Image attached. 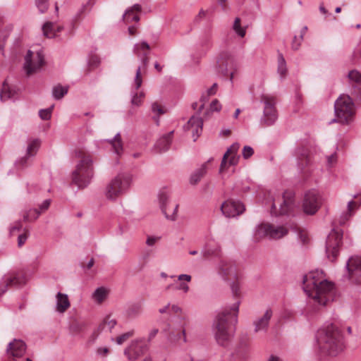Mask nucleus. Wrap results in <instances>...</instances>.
I'll use <instances>...</instances> for the list:
<instances>
[{
    "mask_svg": "<svg viewBox=\"0 0 361 361\" xmlns=\"http://www.w3.org/2000/svg\"><path fill=\"white\" fill-rule=\"evenodd\" d=\"M303 290L313 305L325 306L335 298L334 284L324 279L322 271H313L304 276Z\"/></svg>",
    "mask_w": 361,
    "mask_h": 361,
    "instance_id": "nucleus-1",
    "label": "nucleus"
},
{
    "mask_svg": "<svg viewBox=\"0 0 361 361\" xmlns=\"http://www.w3.org/2000/svg\"><path fill=\"white\" fill-rule=\"evenodd\" d=\"M239 305V300L235 302L219 312L214 320L212 331L216 343L221 346H228L232 341L238 322Z\"/></svg>",
    "mask_w": 361,
    "mask_h": 361,
    "instance_id": "nucleus-2",
    "label": "nucleus"
},
{
    "mask_svg": "<svg viewBox=\"0 0 361 361\" xmlns=\"http://www.w3.org/2000/svg\"><path fill=\"white\" fill-rule=\"evenodd\" d=\"M317 342L320 352L329 356H336L345 348L343 333L334 324H324L317 331Z\"/></svg>",
    "mask_w": 361,
    "mask_h": 361,
    "instance_id": "nucleus-3",
    "label": "nucleus"
},
{
    "mask_svg": "<svg viewBox=\"0 0 361 361\" xmlns=\"http://www.w3.org/2000/svg\"><path fill=\"white\" fill-rule=\"evenodd\" d=\"M75 157L79 159L72 173V181L79 188L87 187L94 176L93 158L82 149H76Z\"/></svg>",
    "mask_w": 361,
    "mask_h": 361,
    "instance_id": "nucleus-4",
    "label": "nucleus"
},
{
    "mask_svg": "<svg viewBox=\"0 0 361 361\" xmlns=\"http://www.w3.org/2000/svg\"><path fill=\"white\" fill-rule=\"evenodd\" d=\"M334 110L336 118L333 119L330 123L338 122L342 124H348L353 120L355 113V104L352 98L345 94L340 95L336 100Z\"/></svg>",
    "mask_w": 361,
    "mask_h": 361,
    "instance_id": "nucleus-5",
    "label": "nucleus"
},
{
    "mask_svg": "<svg viewBox=\"0 0 361 361\" xmlns=\"http://www.w3.org/2000/svg\"><path fill=\"white\" fill-rule=\"evenodd\" d=\"M130 184V177L127 173H118L106 185L105 195L107 199L114 200L122 195Z\"/></svg>",
    "mask_w": 361,
    "mask_h": 361,
    "instance_id": "nucleus-6",
    "label": "nucleus"
},
{
    "mask_svg": "<svg viewBox=\"0 0 361 361\" xmlns=\"http://www.w3.org/2000/svg\"><path fill=\"white\" fill-rule=\"evenodd\" d=\"M261 102L264 104V111L260 123L264 126H270L278 118L276 98L268 94H262L261 96Z\"/></svg>",
    "mask_w": 361,
    "mask_h": 361,
    "instance_id": "nucleus-7",
    "label": "nucleus"
},
{
    "mask_svg": "<svg viewBox=\"0 0 361 361\" xmlns=\"http://www.w3.org/2000/svg\"><path fill=\"white\" fill-rule=\"evenodd\" d=\"M288 229L284 226H275L270 224H262L259 225L255 233V238L259 240L262 238L267 237L270 239H279L286 235Z\"/></svg>",
    "mask_w": 361,
    "mask_h": 361,
    "instance_id": "nucleus-8",
    "label": "nucleus"
},
{
    "mask_svg": "<svg viewBox=\"0 0 361 361\" xmlns=\"http://www.w3.org/2000/svg\"><path fill=\"white\" fill-rule=\"evenodd\" d=\"M343 231L336 228H333L327 236L326 242V253L327 257L334 262L338 255L339 248L342 243Z\"/></svg>",
    "mask_w": 361,
    "mask_h": 361,
    "instance_id": "nucleus-9",
    "label": "nucleus"
},
{
    "mask_svg": "<svg viewBox=\"0 0 361 361\" xmlns=\"http://www.w3.org/2000/svg\"><path fill=\"white\" fill-rule=\"evenodd\" d=\"M25 350V343L21 340L14 339L8 345L6 361H32L29 357H24Z\"/></svg>",
    "mask_w": 361,
    "mask_h": 361,
    "instance_id": "nucleus-10",
    "label": "nucleus"
},
{
    "mask_svg": "<svg viewBox=\"0 0 361 361\" xmlns=\"http://www.w3.org/2000/svg\"><path fill=\"white\" fill-rule=\"evenodd\" d=\"M160 208L165 217L171 221H175L177 218L178 204L171 202L169 197L165 192L159 195Z\"/></svg>",
    "mask_w": 361,
    "mask_h": 361,
    "instance_id": "nucleus-11",
    "label": "nucleus"
},
{
    "mask_svg": "<svg viewBox=\"0 0 361 361\" xmlns=\"http://www.w3.org/2000/svg\"><path fill=\"white\" fill-rule=\"evenodd\" d=\"M26 278L23 271H18L6 276L0 283V295L4 294L9 288H18L24 285Z\"/></svg>",
    "mask_w": 361,
    "mask_h": 361,
    "instance_id": "nucleus-12",
    "label": "nucleus"
},
{
    "mask_svg": "<svg viewBox=\"0 0 361 361\" xmlns=\"http://www.w3.org/2000/svg\"><path fill=\"white\" fill-rule=\"evenodd\" d=\"M321 204V197L317 191L312 190L305 193L302 207L306 214L310 215L315 214L320 207Z\"/></svg>",
    "mask_w": 361,
    "mask_h": 361,
    "instance_id": "nucleus-13",
    "label": "nucleus"
},
{
    "mask_svg": "<svg viewBox=\"0 0 361 361\" xmlns=\"http://www.w3.org/2000/svg\"><path fill=\"white\" fill-rule=\"evenodd\" d=\"M148 349V345L145 339H137L133 341L130 345L124 350L125 355L130 361L136 360L140 356L142 355Z\"/></svg>",
    "mask_w": 361,
    "mask_h": 361,
    "instance_id": "nucleus-14",
    "label": "nucleus"
},
{
    "mask_svg": "<svg viewBox=\"0 0 361 361\" xmlns=\"http://www.w3.org/2000/svg\"><path fill=\"white\" fill-rule=\"evenodd\" d=\"M44 63V58L42 51H38L33 59V53L29 50L25 57L24 68L27 74L30 75L39 69Z\"/></svg>",
    "mask_w": 361,
    "mask_h": 361,
    "instance_id": "nucleus-15",
    "label": "nucleus"
},
{
    "mask_svg": "<svg viewBox=\"0 0 361 361\" xmlns=\"http://www.w3.org/2000/svg\"><path fill=\"white\" fill-rule=\"evenodd\" d=\"M221 210L225 216L231 218L242 214L245 207L240 201L228 200L221 204Z\"/></svg>",
    "mask_w": 361,
    "mask_h": 361,
    "instance_id": "nucleus-16",
    "label": "nucleus"
},
{
    "mask_svg": "<svg viewBox=\"0 0 361 361\" xmlns=\"http://www.w3.org/2000/svg\"><path fill=\"white\" fill-rule=\"evenodd\" d=\"M348 278L355 283H361V257H350L346 264Z\"/></svg>",
    "mask_w": 361,
    "mask_h": 361,
    "instance_id": "nucleus-17",
    "label": "nucleus"
},
{
    "mask_svg": "<svg viewBox=\"0 0 361 361\" xmlns=\"http://www.w3.org/2000/svg\"><path fill=\"white\" fill-rule=\"evenodd\" d=\"M293 194L292 192H285L283 195V202L280 204V207L279 209H277L275 202L272 204L271 209V214L276 216L288 214L293 208Z\"/></svg>",
    "mask_w": 361,
    "mask_h": 361,
    "instance_id": "nucleus-18",
    "label": "nucleus"
},
{
    "mask_svg": "<svg viewBox=\"0 0 361 361\" xmlns=\"http://www.w3.org/2000/svg\"><path fill=\"white\" fill-rule=\"evenodd\" d=\"M295 157L298 169L303 172L307 166L312 162L309 149L305 147H300L295 150Z\"/></svg>",
    "mask_w": 361,
    "mask_h": 361,
    "instance_id": "nucleus-19",
    "label": "nucleus"
},
{
    "mask_svg": "<svg viewBox=\"0 0 361 361\" xmlns=\"http://www.w3.org/2000/svg\"><path fill=\"white\" fill-rule=\"evenodd\" d=\"M202 125L203 121L200 117L192 116L184 126V129L186 131H191L195 141L202 131Z\"/></svg>",
    "mask_w": 361,
    "mask_h": 361,
    "instance_id": "nucleus-20",
    "label": "nucleus"
},
{
    "mask_svg": "<svg viewBox=\"0 0 361 361\" xmlns=\"http://www.w3.org/2000/svg\"><path fill=\"white\" fill-rule=\"evenodd\" d=\"M217 63V70L222 75H228V67L233 64V59L227 52H223L220 54Z\"/></svg>",
    "mask_w": 361,
    "mask_h": 361,
    "instance_id": "nucleus-21",
    "label": "nucleus"
},
{
    "mask_svg": "<svg viewBox=\"0 0 361 361\" xmlns=\"http://www.w3.org/2000/svg\"><path fill=\"white\" fill-rule=\"evenodd\" d=\"M272 317V311L268 309L264 312V315L254 322L255 331L258 332L260 331L266 330L268 327L270 319Z\"/></svg>",
    "mask_w": 361,
    "mask_h": 361,
    "instance_id": "nucleus-22",
    "label": "nucleus"
},
{
    "mask_svg": "<svg viewBox=\"0 0 361 361\" xmlns=\"http://www.w3.org/2000/svg\"><path fill=\"white\" fill-rule=\"evenodd\" d=\"M173 135V130L163 135L157 140V142L155 144V147L159 152H166L169 149V147L172 141Z\"/></svg>",
    "mask_w": 361,
    "mask_h": 361,
    "instance_id": "nucleus-23",
    "label": "nucleus"
},
{
    "mask_svg": "<svg viewBox=\"0 0 361 361\" xmlns=\"http://www.w3.org/2000/svg\"><path fill=\"white\" fill-rule=\"evenodd\" d=\"M219 274L224 278V279L226 280L228 278L233 276H235V271L234 267L226 262V261H221L219 264Z\"/></svg>",
    "mask_w": 361,
    "mask_h": 361,
    "instance_id": "nucleus-24",
    "label": "nucleus"
},
{
    "mask_svg": "<svg viewBox=\"0 0 361 361\" xmlns=\"http://www.w3.org/2000/svg\"><path fill=\"white\" fill-rule=\"evenodd\" d=\"M348 78L350 82L356 83L354 86V92L357 96L361 95V73L357 70H352L348 74Z\"/></svg>",
    "mask_w": 361,
    "mask_h": 361,
    "instance_id": "nucleus-25",
    "label": "nucleus"
},
{
    "mask_svg": "<svg viewBox=\"0 0 361 361\" xmlns=\"http://www.w3.org/2000/svg\"><path fill=\"white\" fill-rule=\"evenodd\" d=\"M70 307V302L66 294L59 292L56 295V310L63 313Z\"/></svg>",
    "mask_w": 361,
    "mask_h": 361,
    "instance_id": "nucleus-26",
    "label": "nucleus"
},
{
    "mask_svg": "<svg viewBox=\"0 0 361 361\" xmlns=\"http://www.w3.org/2000/svg\"><path fill=\"white\" fill-rule=\"evenodd\" d=\"M239 148H240V144L238 142L233 143L232 145L230 146L229 148H228L227 151L224 154L223 158H222V161H221L220 169H219L220 173H222L224 171V170L225 169V168L226 166V164H227V159H228L229 155H238L237 153H238V151L239 150Z\"/></svg>",
    "mask_w": 361,
    "mask_h": 361,
    "instance_id": "nucleus-27",
    "label": "nucleus"
},
{
    "mask_svg": "<svg viewBox=\"0 0 361 361\" xmlns=\"http://www.w3.org/2000/svg\"><path fill=\"white\" fill-rule=\"evenodd\" d=\"M62 27L56 26L51 22H47L42 27V31L44 35L49 38H52L56 36V32H60L62 30Z\"/></svg>",
    "mask_w": 361,
    "mask_h": 361,
    "instance_id": "nucleus-28",
    "label": "nucleus"
},
{
    "mask_svg": "<svg viewBox=\"0 0 361 361\" xmlns=\"http://www.w3.org/2000/svg\"><path fill=\"white\" fill-rule=\"evenodd\" d=\"M207 162L203 164L200 168L197 169L190 176V182L192 185H196L201 178L206 174L207 170Z\"/></svg>",
    "mask_w": 361,
    "mask_h": 361,
    "instance_id": "nucleus-29",
    "label": "nucleus"
},
{
    "mask_svg": "<svg viewBox=\"0 0 361 361\" xmlns=\"http://www.w3.org/2000/svg\"><path fill=\"white\" fill-rule=\"evenodd\" d=\"M142 311V305L140 302L130 305L126 310V315L128 318H135L140 315Z\"/></svg>",
    "mask_w": 361,
    "mask_h": 361,
    "instance_id": "nucleus-30",
    "label": "nucleus"
},
{
    "mask_svg": "<svg viewBox=\"0 0 361 361\" xmlns=\"http://www.w3.org/2000/svg\"><path fill=\"white\" fill-rule=\"evenodd\" d=\"M13 92L11 90L6 80L4 81L2 88L0 92V99L1 102H6L12 98Z\"/></svg>",
    "mask_w": 361,
    "mask_h": 361,
    "instance_id": "nucleus-31",
    "label": "nucleus"
},
{
    "mask_svg": "<svg viewBox=\"0 0 361 361\" xmlns=\"http://www.w3.org/2000/svg\"><path fill=\"white\" fill-rule=\"evenodd\" d=\"M109 142L112 145L114 152L118 155L121 154L123 152V143L120 133H117Z\"/></svg>",
    "mask_w": 361,
    "mask_h": 361,
    "instance_id": "nucleus-32",
    "label": "nucleus"
},
{
    "mask_svg": "<svg viewBox=\"0 0 361 361\" xmlns=\"http://www.w3.org/2000/svg\"><path fill=\"white\" fill-rule=\"evenodd\" d=\"M108 295V290L104 287L97 288L92 293V298L98 303L102 302Z\"/></svg>",
    "mask_w": 361,
    "mask_h": 361,
    "instance_id": "nucleus-33",
    "label": "nucleus"
},
{
    "mask_svg": "<svg viewBox=\"0 0 361 361\" xmlns=\"http://www.w3.org/2000/svg\"><path fill=\"white\" fill-rule=\"evenodd\" d=\"M150 49V47L149 44L145 41L137 43L134 45L133 47V52L135 54H136L137 56H142V54L144 52H148Z\"/></svg>",
    "mask_w": 361,
    "mask_h": 361,
    "instance_id": "nucleus-34",
    "label": "nucleus"
},
{
    "mask_svg": "<svg viewBox=\"0 0 361 361\" xmlns=\"http://www.w3.org/2000/svg\"><path fill=\"white\" fill-rule=\"evenodd\" d=\"M68 92V87H63L61 85L54 86L52 90V95L56 99H61Z\"/></svg>",
    "mask_w": 361,
    "mask_h": 361,
    "instance_id": "nucleus-35",
    "label": "nucleus"
},
{
    "mask_svg": "<svg viewBox=\"0 0 361 361\" xmlns=\"http://www.w3.org/2000/svg\"><path fill=\"white\" fill-rule=\"evenodd\" d=\"M278 73L282 78L285 77L287 73L286 63L281 53L278 54Z\"/></svg>",
    "mask_w": 361,
    "mask_h": 361,
    "instance_id": "nucleus-36",
    "label": "nucleus"
},
{
    "mask_svg": "<svg viewBox=\"0 0 361 361\" xmlns=\"http://www.w3.org/2000/svg\"><path fill=\"white\" fill-rule=\"evenodd\" d=\"M116 319H111L110 316H107L99 325V329L101 330L107 329L108 331H111V329L116 326Z\"/></svg>",
    "mask_w": 361,
    "mask_h": 361,
    "instance_id": "nucleus-37",
    "label": "nucleus"
},
{
    "mask_svg": "<svg viewBox=\"0 0 361 361\" xmlns=\"http://www.w3.org/2000/svg\"><path fill=\"white\" fill-rule=\"evenodd\" d=\"M40 142L38 139H35L30 141L28 144L27 152V154L34 157L39 147Z\"/></svg>",
    "mask_w": 361,
    "mask_h": 361,
    "instance_id": "nucleus-38",
    "label": "nucleus"
},
{
    "mask_svg": "<svg viewBox=\"0 0 361 361\" xmlns=\"http://www.w3.org/2000/svg\"><path fill=\"white\" fill-rule=\"evenodd\" d=\"M356 207V202L351 200L348 203V212L341 216L339 224H344L348 218L351 216L350 212Z\"/></svg>",
    "mask_w": 361,
    "mask_h": 361,
    "instance_id": "nucleus-39",
    "label": "nucleus"
},
{
    "mask_svg": "<svg viewBox=\"0 0 361 361\" xmlns=\"http://www.w3.org/2000/svg\"><path fill=\"white\" fill-rule=\"evenodd\" d=\"M135 11L140 12L141 11V6L138 4H136L133 5V7H131L130 8L126 10V11L125 12V13L123 16V20L126 24L129 23L130 16L131 14H133V13H134Z\"/></svg>",
    "mask_w": 361,
    "mask_h": 361,
    "instance_id": "nucleus-40",
    "label": "nucleus"
},
{
    "mask_svg": "<svg viewBox=\"0 0 361 361\" xmlns=\"http://www.w3.org/2000/svg\"><path fill=\"white\" fill-rule=\"evenodd\" d=\"M94 5L93 0H88L87 2L82 6V7L78 10L75 19L78 20L81 18L82 14L86 12V11H90V8Z\"/></svg>",
    "mask_w": 361,
    "mask_h": 361,
    "instance_id": "nucleus-41",
    "label": "nucleus"
},
{
    "mask_svg": "<svg viewBox=\"0 0 361 361\" xmlns=\"http://www.w3.org/2000/svg\"><path fill=\"white\" fill-rule=\"evenodd\" d=\"M233 28L234 31L241 37H245L246 31L245 29L240 26V18H236L234 20V23L233 25Z\"/></svg>",
    "mask_w": 361,
    "mask_h": 361,
    "instance_id": "nucleus-42",
    "label": "nucleus"
},
{
    "mask_svg": "<svg viewBox=\"0 0 361 361\" xmlns=\"http://www.w3.org/2000/svg\"><path fill=\"white\" fill-rule=\"evenodd\" d=\"M49 0H35V4L41 13H45L49 8Z\"/></svg>",
    "mask_w": 361,
    "mask_h": 361,
    "instance_id": "nucleus-43",
    "label": "nucleus"
},
{
    "mask_svg": "<svg viewBox=\"0 0 361 361\" xmlns=\"http://www.w3.org/2000/svg\"><path fill=\"white\" fill-rule=\"evenodd\" d=\"M134 331L131 330L130 331H128L126 333L123 334L122 335L118 336L116 338V342L118 345H121L124 342H126L128 338H131L134 335Z\"/></svg>",
    "mask_w": 361,
    "mask_h": 361,
    "instance_id": "nucleus-44",
    "label": "nucleus"
},
{
    "mask_svg": "<svg viewBox=\"0 0 361 361\" xmlns=\"http://www.w3.org/2000/svg\"><path fill=\"white\" fill-rule=\"evenodd\" d=\"M31 157H32V156L26 153L23 157L20 158L16 162V166L20 169H23L24 167L27 166Z\"/></svg>",
    "mask_w": 361,
    "mask_h": 361,
    "instance_id": "nucleus-45",
    "label": "nucleus"
},
{
    "mask_svg": "<svg viewBox=\"0 0 361 361\" xmlns=\"http://www.w3.org/2000/svg\"><path fill=\"white\" fill-rule=\"evenodd\" d=\"M54 108V106H51L49 108L45 109H41L39 111V116L42 120H49L51 118V111Z\"/></svg>",
    "mask_w": 361,
    "mask_h": 361,
    "instance_id": "nucleus-46",
    "label": "nucleus"
},
{
    "mask_svg": "<svg viewBox=\"0 0 361 361\" xmlns=\"http://www.w3.org/2000/svg\"><path fill=\"white\" fill-rule=\"evenodd\" d=\"M32 213H34L35 215L34 216V220H36L39 216L40 215V212H39L38 209H30L29 211H26L23 214V220L25 221H31L30 215Z\"/></svg>",
    "mask_w": 361,
    "mask_h": 361,
    "instance_id": "nucleus-47",
    "label": "nucleus"
},
{
    "mask_svg": "<svg viewBox=\"0 0 361 361\" xmlns=\"http://www.w3.org/2000/svg\"><path fill=\"white\" fill-rule=\"evenodd\" d=\"M176 337V340L178 341L183 337V342H186V336H185V329L183 326H181V329L180 330V333L174 331L173 330L170 334V338H172V337Z\"/></svg>",
    "mask_w": 361,
    "mask_h": 361,
    "instance_id": "nucleus-48",
    "label": "nucleus"
},
{
    "mask_svg": "<svg viewBox=\"0 0 361 361\" xmlns=\"http://www.w3.org/2000/svg\"><path fill=\"white\" fill-rule=\"evenodd\" d=\"M100 64V59L96 55L91 56L88 61V66L90 69H94L99 66Z\"/></svg>",
    "mask_w": 361,
    "mask_h": 361,
    "instance_id": "nucleus-49",
    "label": "nucleus"
},
{
    "mask_svg": "<svg viewBox=\"0 0 361 361\" xmlns=\"http://www.w3.org/2000/svg\"><path fill=\"white\" fill-rule=\"evenodd\" d=\"M142 83V79L141 77V67H138L136 73H135V85L136 90H138Z\"/></svg>",
    "mask_w": 361,
    "mask_h": 361,
    "instance_id": "nucleus-50",
    "label": "nucleus"
},
{
    "mask_svg": "<svg viewBox=\"0 0 361 361\" xmlns=\"http://www.w3.org/2000/svg\"><path fill=\"white\" fill-rule=\"evenodd\" d=\"M254 154V150L250 146H245L242 151V155L245 159L251 157Z\"/></svg>",
    "mask_w": 361,
    "mask_h": 361,
    "instance_id": "nucleus-51",
    "label": "nucleus"
},
{
    "mask_svg": "<svg viewBox=\"0 0 361 361\" xmlns=\"http://www.w3.org/2000/svg\"><path fill=\"white\" fill-rule=\"evenodd\" d=\"M202 254L204 257L207 258L211 256L217 255L218 254V250L217 249H210V248H205L202 250Z\"/></svg>",
    "mask_w": 361,
    "mask_h": 361,
    "instance_id": "nucleus-52",
    "label": "nucleus"
},
{
    "mask_svg": "<svg viewBox=\"0 0 361 361\" xmlns=\"http://www.w3.org/2000/svg\"><path fill=\"white\" fill-rule=\"evenodd\" d=\"M84 326V323L74 322L72 324L71 329L74 333H78L82 330Z\"/></svg>",
    "mask_w": 361,
    "mask_h": 361,
    "instance_id": "nucleus-53",
    "label": "nucleus"
},
{
    "mask_svg": "<svg viewBox=\"0 0 361 361\" xmlns=\"http://www.w3.org/2000/svg\"><path fill=\"white\" fill-rule=\"evenodd\" d=\"M144 97L143 93H140V94H135L131 102L133 105L139 106L141 104L142 99Z\"/></svg>",
    "mask_w": 361,
    "mask_h": 361,
    "instance_id": "nucleus-54",
    "label": "nucleus"
},
{
    "mask_svg": "<svg viewBox=\"0 0 361 361\" xmlns=\"http://www.w3.org/2000/svg\"><path fill=\"white\" fill-rule=\"evenodd\" d=\"M152 110L154 113H157L158 115H162L165 113L164 110L162 107L159 105L157 103H154L152 105Z\"/></svg>",
    "mask_w": 361,
    "mask_h": 361,
    "instance_id": "nucleus-55",
    "label": "nucleus"
},
{
    "mask_svg": "<svg viewBox=\"0 0 361 361\" xmlns=\"http://www.w3.org/2000/svg\"><path fill=\"white\" fill-rule=\"evenodd\" d=\"M148 53L149 52H144L142 54V56H139L141 59L142 63L143 65V69L145 70L147 66H148L149 59L148 57Z\"/></svg>",
    "mask_w": 361,
    "mask_h": 361,
    "instance_id": "nucleus-56",
    "label": "nucleus"
},
{
    "mask_svg": "<svg viewBox=\"0 0 361 361\" xmlns=\"http://www.w3.org/2000/svg\"><path fill=\"white\" fill-rule=\"evenodd\" d=\"M302 41V40H300V37L298 38L296 36H295L291 44L292 49L295 51L298 50L300 47Z\"/></svg>",
    "mask_w": 361,
    "mask_h": 361,
    "instance_id": "nucleus-57",
    "label": "nucleus"
},
{
    "mask_svg": "<svg viewBox=\"0 0 361 361\" xmlns=\"http://www.w3.org/2000/svg\"><path fill=\"white\" fill-rule=\"evenodd\" d=\"M221 106L217 99H214L210 104V109L212 111H219L221 109Z\"/></svg>",
    "mask_w": 361,
    "mask_h": 361,
    "instance_id": "nucleus-58",
    "label": "nucleus"
},
{
    "mask_svg": "<svg viewBox=\"0 0 361 361\" xmlns=\"http://www.w3.org/2000/svg\"><path fill=\"white\" fill-rule=\"evenodd\" d=\"M182 312L181 308L178 306L177 305H171L170 307V314L171 315L172 313H173L176 315H179Z\"/></svg>",
    "mask_w": 361,
    "mask_h": 361,
    "instance_id": "nucleus-59",
    "label": "nucleus"
},
{
    "mask_svg": "<svg viewBox=\"0 0 361 361\" xmlns=\"http://www.w3.org/2000/svg\"><path fill=\"white\" fill-rule=\"evenodd\" d=\"M231 288L234 296H238L239 295L240 288L238 282H233L231 284Z\"/></svg>",
    "mask_w": 361,
    "mask_h": 361,
    "instance_id": "nucleus-60",
    "label": "nucleus"
},
{
    "mask_svg": "<svg viewBox=\"0 0 361 361\" xmlns=\"http://www.w3.org/2000/svg\"><path fill=\"white\" fill-rule=\"evenodd\" d=\"M170 307H171V304L168 303L165 306L159 308V312L160 314H166L167 315L171 316V314H170Z\"/></svg>",
    "mask_w": 361,
    "mask_h": 361,
    "instance_id": "nucleus-61",
    "label": "nucleus"
},
{
    "mask_svg": "<svg viewBox=\"0 0 361 361\" xmlns=\"http://www.w3.org/2000/svg\"><path fill=\"white\" fill-rule=\"evenodd\" d=\"M27 235L26 233L20 234L18 238V245L21 247L26 241Z\"/></svg>",
    "mask_w": 361,
    "mask_h": 361,
    "instance_id": "nucleus-62",
    "label": "nucleus"
},
{
    "mask_svg": "<svg viewBox=\"0 0 361 361\" xmlns=\"http://www.w3.org/2000/svg\"><path fill=\"white\" fill-rule=\"evenodd\" d=\"M22 227L21 221H18L15 223V225L11 228L10 231L11 233H14L16 231H19L21 230Z\"/></svg>",
    "mask_w": 361,
    "mask_h": 361,
    "instance_id": "nucleus-63",
    "label": "nucleus"
},
{
    "mask_svg": "<svg viewBox=\"0 0 361 361\" xmlns=\"http://www.w3.org/2000/svg\"><path fill=\"white\" fill-rule=\"evenodd\" d=\"M50 203H51V200H44V201L42 203V204H40V206H39V209H40V211H39V212H40V213H41L42 212H44V211H45V210H47V209L49 208V205H50Z\"/></svg>",
    "mask_w": 361,
    "mask_h": 361,
    "instance_id": "nucleus-64",
    "label": "nucleus"
}]
</instances>
